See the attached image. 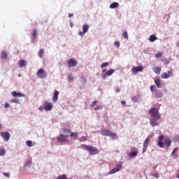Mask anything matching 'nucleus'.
Wrapping results in <instances>:
<instances>
[{
    "mask_svg": "<svg viewBox=\"0 0 179 179\" xmlns=\"http://www.w3.org/2000/svg\"><path fill=\"white\" fill-rule=\"evenodd\" d=\"M28 166H31V162H27L24 165V167H28Z\"/></svg>",
    "mask_w": 179,
    "mask_h": 179,
    "instance_id": "obj_44",
    "label": "nucleus"
},
{
    "mask_svg": "<svg viewBox=\"0 0 179 179\" xmlns=\"http://www.w3.org/2000/svg\"><path fill=\"white\" fill-rule=\"evenodd\" d=\"M149 114L154 120H160V117H162L157 108H151L149 110Z\"/></svg>",
    "mask_w": 179,
    "mask_h": 179,
    "instance_id": "obj_3",
    "label": "nucleus"
},
{
    "mask_svg": "<svg viewBox=\"0 0 179 179\" xmlns=\"http://www.w3.org/2000/svg\"><path fill=\"white\" fill-rule=\"evenodd\" d=\"M94 111L103 110V106L98 105L96 107L94 108Z\"/></svg>",
    "mask_w": 179,
    "mask_h": 179,
    "instance_id": "obj_32",
    "label": "nucleus"
},
{
    "mask_svg": "<svg viewBox=\"0 0 179 179\" xmlns=\"http://www.w3.org/2000/svg\"><path fill=\"white\" fill-rule=\"evenodd\" d=\"M121 104H122L123 106H125L127 104V102H125V101H122Z\"/></svg>",
    "mask_w": 179,
    "mask_h": 179,
    "instance_id": "obj_49",
    "label": "nucleus"
},
{
    "mask_svg": "<svg viewBox=\"0 0 179 179\" xmlns=\"http://www.w3.org/2000/svg\"><path fill=\"white\" fill-rule=\"evenodd\" d=\"M59 94V92L57 91V90H55V93L52 97L53 103H57L58 100V95Z\"/></svg>",
    "mask_w": 179,
    "mask_h": 179,
    "instance_id": "obj_17",
    "label": "nucleus"
},
{
    "mask_svg": "<svg viewBox=\"0 0 179 179\" xmlns=\"http://www.w3.org/2000/svg\"><path fill=\"white\" fill-rule=\"evenodd\" d=\"M1 58L2 59H6V58H8V53H6V51L1 52Z\"/></svg>",
    "mask_w": 179,
    "mask_h": 179,
    "instance_id": "obj_29",
    "label": "nucleus"
},
{
    "mask_svg": "<svg viewBox=\"0 0 179 179\" xmlns=\"http://www.w3.org/2000/svg\"><path fill=\"white\" fill-rule=\"evenodd\" d=\"M114 45H115V47H116L117 48H120V41H115V43H114Z\"/></svg>",
    "mask_w": 179,
    "mask_h": 179,
    "instance_id": "obj_35",
    "label": "nucleus"
},
{
    "mask_svg": "<svg viewBox=\"0 0 179 179\" xmlns=\"http://www.w3.org/2000/svg\"><path fill=\"white\" fill-rule=\"evenodd\" d=\"M117 93H120V90H117Z\"/></svg>",
    "mask_w": 179,
    "mask_h": 179,
    "instance_id": "obj_55",
    "label": "nucleus"
},
{
    "mask_svg": "<svg viewBox=\"0 0 179 179\" xmlns=\"http://www.w3.org/2000/svg\"><path fill=\"white\" fill-rule=\"evenodd\" d=\"M61 135H64V136H67V138H69V135L71 134V130L68 129H62L60 131Z\"/></svg>",
    "mask_w": 179,
    "mask_h": 179,
    "instance_id": "obj_15",
    "label": "nucleus"
},
{
    "mask_svg": "<svg viewBox=\"0 0 179 179\" xmlns=\"http://www.w3.org/2000/svg\"><path fill=\"white\" fill-rule=\"evenodd\" d=\"M122 37H124V38L128 39V32H127V31H125L122 34Z\"/></svg>",
    "mask_w": 179,
    "mask_h": 179,
    "instance_id": "obj_36",
    "label": "nucleus"
},
{
    "mask_svg": "<svg viewBox=\"0 0 179 179\" xmlns=\"http://www.w3.org/2000/svg\"><path fill=\"white\" fill-rule=\"evenodd\" d=\"M101 135L103 136H110L113 139H117V134L113 133L111 131L105 129L101 131Z\"/></svg>",
    "mask_w": 179,
    "mask_h": 179,
    "instance_id": "obj_4",
    "label": "nucleus"
},
{
    "mask_svg": "<svg viewBox=\"0 0 179 179\" xmlns=\"http://www.w3.org/2000/svg\"><path fill=\"white\" fill-rule=\"evenodd\" d=\"M6 153V151L4 149L0 150V156H3Z\"/></svg>",
    "mask_w": 179,
    "mask_h": 179,
    "instance_id": "obj_38",
    "label": "nucleus"
},
{
    "mask_svg": "<svg viewBox=\"0 0 179 179\" xmlns=\"http://www.w3.org/2000/svg\"><path fill=\"white\" fill-rule=\"evenodd\" d=\"M37 76L40 78V79H45L47 78L48 74L45 71H44V69L41 68L37 71Z\"/></svg>",
    "mask_w": 179,
    "mask_h": 179,
    "instance_id": "obj_6",
    "label": "nucleus"
},
{
    "mask_svg": "<svg viewBox=\"0 0 179 179\" xmlns=\"http://www.w3.org/2000/svg\"><path fill=\"white\" fill-rule=\"evenodd\" d=\"M38 55L40 58H43V56L44 55V49H41L39 50Z\"/></svg>",
    "mask_w": 179,
    "mask_h": 179,
    "instance_id": "obj_31",
    "label": "nucleus"
},
{
    "mask_svg": "<svg viewBox=\"0 0 179 179\" xmlns=\"http://www.w3.org/2000/svg\"><path fill=\"white\" fill-rule=\"evenodd\" d=\"M57 142H60L61 143L64 142H66V143H69L71 142V140L68 138L67 136H65V134H59V136L57 138Z\"/></svg>",
    "mask_w": 179,
    "mask_h": 179,
    "instance_id": "obj_5",
    "label": "nucleus"
},
{
    "mask_svg": "<svg viewBox=\"0 0 179 179\" xmlns=\"http://www.w3.org/2000/svg\"><path fill=\"white\" fill-rule=\"evenodd\" d=\"M10 107V105L8 103H6L4 104V108H9Z\"/></svg>",
    "mask_w": 179,
    "mask_h": 179,
    "instance_id": "obj_46",
    "label": "nucleus"
},
{
    "mask_svg": "<svg viewBox=\"0 0 179 179\" xmlns=\"http://www.w3.org/2000/svg\"><path fill=\"white\" fill-rule=\"evenodd\" d=\"M173 75V70H169L168 72H164L161 74L162 79H169Z\"/></svg>",
    "mask_w": 179,
    "mask_h": 179,
    "instance_id": "obj_8",
    "label": "nucleus"
},
{
    "mask_svg": "<svg viewBox=\"0 0 179 179\" xmlns=\"http://www.w3.org/2000/svg\"><path fill=\"white\" fill-rule=\"evenodd\" d=\"M0 129H1V126H0Z\"/></svg>",
    "mask_w": 179,
    "mask_h": 179,
    "instance_id": "obj_56",
    "label": "nucleus"
},
{
    "mask_svg": "<svg viewBox=\"0 0 179 179\" xmlns=\"http://www.w3.org/2000/svg\"><path fill=\"white\" fill-rule=\"evenodd\" d=\"M161 57H163V52H159L155 54V58H160Z\"/></svg>",
    "mask_w": 179,
    "mask_h": 179,
    "instance_id": "obj_33",
    "label": "nucleus"
},
{
    "mask_svg": "<svg viewBox=\"0 0 179 179\" xmlns=\"http://www.w3.org/2000/svg\"><path fill=\"white\" fill-rule=\"evenodd\" d=\"M119 6H120V4H119L118 3H117V2H113V3H112L110 5L109 8H110V9H115V8H118Z\"/></svg>",
    "mask_w": 179,
    "mask_h": 179,
    "instance_id": "obj_24",
    "label": "nucleus"
},
{
    "mask_svg": "<svg viewBox=\"0 0 179 179\" xmlns=\"http://www.w3.org/2000/svg\"><path fill=\"white\" fill-rule=\"evenodd\" d=\"M138 100H139V96H134L132 98V101L134 103H138Z\"/></svg>",
    "mask_w": 179,
    "mask_h": 179,
    "instance_id": "obj_34",
    "label": "nucleus"
},
{
    "mask_svg": "<svg viewBox=\"0 0 179 179\" xmlns=\"http://www.w3.org/2000/svg\"><path fill=\"white\" fill-rule=\"evenodd\" d=\"M121 167H122V162H120L115 168L113 169L109 174H115V173H117V171H120L121 170Z\"/></svg>",
    "mask_w": 179,
    "mask_h": 179,
    "instance_id": "obj_9",
    "label": "nucleus"
},
{
    "mask_svg": "<svg viewBox=\"0 0 179 179\" xmlns=\"http://www.w3.org/2000/svg\"><path fill=\"white\" fill-rule=\"evenodd\" d=\"M96 104H97V101H94L90 105V107H91L92 108H93V107H94V106H96Z\"/></svg>",
    "mask_w": 179,
    "mask_h": 179,
    "instance_id": "obj_40",
    "label": "nucleus"
},
{
    "mask_svg": "<svg viewBox=\"0 0 179 179\" xmlns=\"http://www.w3.org/2000/svg\"><path fill=\"white\" fill-rule=\"evenodd\" d=\"M89 27H90L89 24H85L83 26V31H79L78 33L79 36H81V37L85 36V34H86V33L89 31Z\"/></svg>",
    "mask_w": 179,
    "mask_h": 179,
    "instance_id": "obj_7",
    "label": "nucleus"
},
{
    "mask_svg": "<svg viewBox=\"0 0 179 179\" xmlns=\"http://www.w3.org/2000/svg\"><path fill=\"white\" fill-rule=\"evenodd\" d=\"M148 40H149L150 43H153V42L156 41V40H157V37L156 36V35L152 34V35L150 36Z\"/></svg>",
    "mask_w": 179,
    "mask_h": 179,
    "instance_id": "obj_23",
    "label": "nucleus"
},
{
    "mask_svg": "<svg viewBox=\"0 0 179 179\" xmlns=\"http://www.w3.org/2000/svg\"><path fill=\"white\" fill-rule=\"evenodd\" d=\"M155 83L157 87H158V89L160 88V86H162V83L160 81V78H155Z\"/></svg>",
    "mask_w": 179,
    "mask_h": 179,
    "instance_id": "obj_25",
    "label": "nucleus"
},
{
    "mask_svg": "<svg viewBox=\"0 0 179 179\" xmlns=\"http://www.w3.org/2000/svg\"><path fill=\"white\" fill-rule=\"evenodd\" d=\"M176 45H177L178 47H179V42L177 43Z\"/></svg>",
    "mask_w": 179,
    "mask_h": 179,
    "instance_id": "obj_54",
    "label": "nucleus"
},
{
    "mask_svg": "<svg viewBox=\"0 0 179 179\" xmlns=\"http://www.w3.org/2000/svg\"><path fill=\"white\" fill-rule=\"evenodd\" d=\"M102 72L104 73V72H106V69L102 70Z\"/></svg>",
    "mask_w": 179,
    "mask_h": 179,
    "instance_id": "obj_53",
    "label": "nucleus"
},
{
    "mask_svg": "<svg viewBox=\"0 0 179 179\" xmlns=\"http://www.w3.org/2000/svg\"><path fill=\"white\" fill-rule=\"evenodd\" d=\"M115 71L114 69H113L108 70V71L106 73V74H104V75L103 76V79H106V78H107V76H111V75H113V73H114Z\"/></svg>",
    "mask_w": 179,
    "mask_h": 179,
    "instance_id": "obj_16",
    "label": "nucleus"
},
{
    "mask_svg": "<svg viewBox=\"0 0 179 179\" xmlns=\"http://www.w3.org/2000/svg\"><path fill=\"white\" fill-rule=\"evenodd\" d=\"M81 141H82L83 142H86V141H87V137H86V136H83V137L81 138Z\"/></svg>",
    "mask_w": 179,
    "mask_h": 179,
    "instance_id": "obj_45",
    "label": "nucleus"
},
{
    "mask_svg": "<svg viewBox=\"0 0 179 179\" xmlns=\"http://www.w3.org/2000/svg\"><path fill=\"white\" fill-rule=\"evenodd\" d=\"M154 177H155V178H159V175H158V174H155V175H154Z\"/></svg>",
    "mask_w": 179,
    "mask_h": 179,
    "instance_id": "obj_51",
    "label": "nucleus"
},
{
    "mask_svg": "<svg viewBox=\"0 0 179 179\" xmlns=\"http://www.w3.org/2000/svg\"><path fill=\"white\" fill-rule=\"evenodd\" d=\"M162 139H164V136L163 135L159 136V141L157 143V145L159 148H164V146H166V148H170V146H171V143L173 142L171 138H165L164 140V143L163 141H162Z\"/></svg>",
    "mask_w": 179,
    "mask_h": 179,
    "instance_id": "obj_1",
    "label": "nucleus"
},
{
    "mask_svg": "<svg viewBox=\"0 0 179 179\" xmlns=\"http://www.w3.org/2000/svg\"><path fill=\"white\" fill-rule=\"evenodd\" d=\"M43 108L45 111H51L52 110V103L45 101Z\"/></svg>",
    "mask_w": 179,
    "mask_h": 179,
    "instance_id": "obj_10",
    "label": "nucleus"
},
{
    "mask_svg": "<svg viewBox=\"0 0 179 179\" xmlns=\"http://www.w3.org/2000/svg\"><path fill=\"white\" fill-rule=\"evenodd\" d=\"M149 143H150V138L148 137L145 140L143 143V153H145V152L148 150V146H149Z\"/></svg>",
    "mask_w": 179,
    "mask_h": 179,
    "instance_id": "obj_12",
    "label": "nucleus"
},
{
    "mask_svg": "<svg viewBox=\"0 0 179 179\" xmlns=\"http://www.w3.org/2000/svg\"><path fill=\"white\" fill-rule=\"evenodd\" d=\"M155 96L158 98L163 97V93L160 91H155Z\"/></svg>",
    "mask_w": 179,
    "mask_h": 179,
    "instance_id": "obj_28",
    "label": "nucleus"
},
{
    "mask_svg": "<svg viewBox=\"0 0 179 179\" xmlns=\"http://www.w3.org/2000/svg\"><path fill=\"white\" fill-rule=\"evenodd\" d=\"M157 119H151L150 121V125L152 127H157Z\"/></svg>",
    "mask_w": 179,
    "mask_h": 179,
    "instance_id": "obj_26",
    "label": "nucleus"
},
{
    "mask_svg": "<svg viewBox=\"0 0 179 179\" xmlns=\"http://www.w3.org/2000/svg\"><path fill=\"white\" fill-rule=\"evenodd\" d=\"M32 37L34 40H36V38L37 37V29H34L32 31Z\"/></svg>",
    "mask_w": 179,
    "mask_h": 179,
    "instance_id": "obj_30",
    "label": "nucleus"
},
{
    "mask_svg": "<svg viewBox=\"0 0 179 179\" xmlns=\"http://www.w3.org/2000/svg\"><path fill=\"white\" fill-rule=\"evenodd\" d=\"M143 71V67L142 66L133 67L131 69V72L134 75H136L137 72H142Z\"/></svg>",
    "mask_w": 179,
    "mask_h": 179,
    "instance_id": "obj_13",
    "label": "nucleus"
},
{
    "mask_svg": "<svg viewBox=\"0 0 179 179\" xmlns=\"http://www.w3.org/2000/svg\"><path fill=\"white\" fill-rule=\"evenodd\" d=\"M70 136L71 138H78V136H79V133L78 132H71V133H70Z\"/></svg>",
    "mask_w": 179,
    "mask_h": 179,
    "instance_id": "obj_27",
    "label": "nucleus"
},
{
    "mask_svg": "<svg viewBox=\"0 0 179 179\" xmlns=\"http://www.w3.org/2000/svg\"><path fill=\"white\" fill-rule=\"evenodd\" d=\"M26 143L29 148H31V146H33V143L31 142V141H27Z\"/></svg>",
    "mask_w": 179,
    "mask_h": 179,
    "instance_id": "obj_37",
    "label": "nucleus"
},
{
    "mask_svg": "<svg viewBox=\"0 0 179 179\" xmlns=\"http://www.w3.org/2000/svg\"><path fill=\"white\" fill-rule=\"evenodd\" d=\"M68 79H69V80H73V79H74V77H73V76L72 75V74H69V76H68Z\"/></svg>",
    "mask_w": 179,
    "mask_h": 179,
    "instance_id": "obj_42",
    "label": "nucleus"
},
{
    "mask_svg": "<svg viewBox=\"0 0 179 179\" xmlns=\"http://www.w3.org/2000/svg\"><path fill=\"white\" fill-rule=\"evenodd\" d=\"M12 96L13 97H24V95L22 94L21 92H16V91H14L12 92Z\"/></svg>",
    "mask_w": 179,
    "mask_h": 179,
    "instance_id": "obj_19",
    "label": "nucleus"
},
{
    "mask_svg": "<svg viewBox=\"0 0 179 179\" xmlns=\"http://www.w3.org/2000/svg\"><path fill=\"white\" fill-rule=\"evenodd\" d=\"M134 151L129 153V156L130 157H136L138 156V149L134 148Z\"/></svg>",
    "mask_w": 179,
    "mask_h": 179,
    "instance_id": "obj_20",
    "label": "nucleus"
},
{
    "mask_svg": "<svg viewBox=\"0 0 179 179\" xmlns=\"http://www.w3.org/2000/svg\"><path fill=\"white\" fill-rule=\"evenodd\" d=\"M177 150H178V148H175L171 152V156H173V159H178V155L177 153Z\"/></svg>",
    "mask_w": 179,
    "mask_h": 179,
    "instance_id": "obj_21",
    "label": "nucleus"
},
{
    "mask_svg": "<svg viewBox=\"0 0 179 179\" xmlns=\"http://www.w3.org/2000/svg\"><path fill=\"white\" fill-rule=\"evenodd\" d=\"M150 90H151V92H155V90H156V86L151 85L150 86Z\"/></svg>",
    "mask_w": 179,
    "mask_h": 179,
    "instance_id": "obj_43",
    "label": "nucleus"
},
{
    "mask_svg": "<svg viewBox=\"0 0 179 179\" xmlns=\"http://www.w3.org/2000/svg\"><path fill=\"white\" fill-rule=\"evenodd\" d=\"M83 149H84V150H87L92 156H94V155H99L100 153V151L97 148L92 145H83Z\"/></svg>",
    "mask_w": 179,
    "mask_h": 179,
    "instance_id": "obj_2",
    "label": "nucleus"
},
{
    "mask_svg": "<svg viewBox=\"0 0 179 179\" xmlns=\"http://www.w3.org/2000/svg\"><path fill=\"white\" fill-rule=\"evenodd\" d=\"M18 65H19L20 68H23L24 66H26V65H27V62L24 59H21L18 62Z\"/></svg>",
    "mask_w": 179,
    "mask_h": 179,
    "instance_id": "obj_18",
    "label": "nucleus"
},
{
    "mask_svg": "<svg viewBox=\"0 0 179 179\" xmlns=\"http://www.w3.org/2000/svg\"><path fill=\"white\" fill-rule=\"evenodd\" d=\"M57 179H66V175L65 174L61 175L57 178Z\"/></svg>",
    "mask_w": 179,
    "mask_h": 179,
    "instance_id": "obj_41",
    "label": "nucleus"
},
{
    "mask_svg": "<svg viewBox=\"0 0 179 179\" xmlns=\"http://www.w3.org/2000/svg\"><path fill=\"white\" fill-rule=\"evenodd\" d=\"M152 69L155 73H156L157 75H160L162 72V67H155Z\"/></svg>",
    "mask_w": 179,
    "mask_h": 179,
    "instance_id": "obj_22",
    "label": "nucleus"
},
{
    "mask_svg": "<svg viewBox=\"0 0 179 179\" xmlns=\"http://www.w3.org/2000/svg\"><path fill=\"white\" fill-rule=\"evenodd\" d=\"M11 103H19V99H15L11 101Z\"/></svg>",
    "mask_w": 179,
    "mask_h": 179,
    "instance_id": "obj_47",
    "label": "nucleus"
},
{
    "mask_svg": "<svg viewBox=\"0 0 179 179\" xmlns=\"http://www.w3.org/2000/svg\"><path fill=\"white\" fill-rule=\"evenodd\" d=\"M1 136L3 138V141L8 142L10 139V134L8 131H3L1 134Z\"/></svg>",
    "mask_w": 179,
    "mask_h": 179,
    "instance_id": "obj_11",
    "label": "nucleus"
},
{
    "mask_svg": "<svg viewBox=\"0 0 179 179\" xmlns=\"http://www.w3.org/2000/svg\"><path fill=\"white\" fill-rule=\"evenodd\" d=\"M43 110H44V107L43 106H41L39 108V111H43Z\"/></svg>",
    "mask_w": 179,
    "mask_h": 179,
    "instance_id": "obj_50",
    "label": "nucleus"
},
{
    "mask_svg": "<svg viewBox=\"0 0 179 179\" xmlns=\"http://www.w3.org/2000/svg\"><path fill=\"white\" fill-rule=\"evenodd\" d=\"M68 66L69 68H72V66H76V64H78V61L75 59H70L67 61Z\"/></svg>",
    "mask_w": 179,
    "mask_h": 179,
    "instance_id": "obj_14",
    "label": "nucleus"
},
{
    "mask_svg": "<svg viewBox=\"0 0 179 179\" xmlns=\"http://www.w3.org/2000/svg\"><path fill=\"white\" fill-rule=\"evenodd\" d=\"M72 16H73V14H71V13L69 14V17H72Z\"/></svg>",
    "mask_w": 179,
    "mask_h": 179,
    "instance_id": "obj_52",
    "label": "nucleus"
},
{
    "mask_svg": "<svg viewBox=\"0 0 179 179\" xmlns=\"http://www.w3.org/2000/svg\"><path fill=\"white\" fill-rule=\"evenodd\" d=\"M3 176H5V177H7L8 178H9L10 174H9V173H4Z\"/></svg>",
    "mask_w": 179,
    "mask_h": 179,
    "instance_id": "obj_48",
    "label": "nucleus"
},
{
    "mask_svg": "<svg viewBox=\"0 0 179 179\" xmlns=\"http://www.w3.org/2000/svg\"><path fill=\"white\" fill-rule=\"evenodd\" d=\"M109 63L108 62H104L101 65V68H105V66H108Z\"/></svg>",
    "mask_w": 179,
    "mask_h": 179,
    "instance_id": "obj_39",
    "label": "nucleus"
}]
</instances>
